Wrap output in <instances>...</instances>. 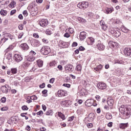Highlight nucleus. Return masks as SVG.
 <instances>
[{
    "instance_id": "09e8293b",
    "label": "nucleus",
    "mask_w": 131,
    "mask_h": 131,
    "mask_svg": "<svg viewBox=\"0 0 131 131\" xmlns=\"http://www.w3.org/2000/svg\"><path fill=\"white\" fill-rule=\"evenodd\" d=\"M6 101H7V98H6V97H2L1 99L2 103H6Z\"/></svg>"
},
{
    "instance_id": "9d476101",
    "label": "nucleus",
    "mask_w": 131,
    "mask_h": 131,
    "mask_svg": "<svg viewBox=\"0 0 131 131\" xmlns=\"http://www.w3.org/2000/svg\"><path fill=\"white\" fill-rule=\"evenodd\" d=\"M28 10L32 13V12H35L36 9H35V6L33 4H30L28 7Z\"/></svg>"
},
{
    "instance_id": "8fccbe9b",
    "label": "nucleus",
    "mask_w": 131,
    "mask_h": 131,
    "mask_svg": "<svg viewBox=\"0 0 131 131\" xmlns=\"http://www.w3.org/2000/svg\"><path fill=\"white\" fill-rule=\"evenodd\" d=\"M33 36L35 38H39V35H38V34H37V33H34L33 34Z\"/></svg>"
},
{
    "instance_id": "0eeeda50",
    "label": "nucleus",
    "mask_w": 131,
    "mask_h": 131,
    "mask_svg": "<svg viewBox=\"0 0 131 131\" xmlns=\"http://www.w3.org/2000/svg\"><path fill=\"white\" fill-rule=\"evenodd\" d=\"M13 59L17 63H19V62H21V60H23V58L22 57V56H21V55H20L19 54H17L14 55Z\"/></svg>"
},
{
    "instance_id": "a19ab883",
    "label": "nucleus",
    "mask_w": 131,
    "mask_h": 131,
    "mask_svg": "<svg viewBox=\"0 0 131 131\" xmlns=\"http://www.w3.org/2000/svg\"><path fill=\"white\" fill-rule=\"evenodd\" d=\"M77 20L79 21V22H85V19H83V18H81L80 17H77Z\"/></svg>"
},
{
    "instance_id": "f3484780",
    "label": "nucleus",
    "mask_w": 131,
    "mask_h": 131,
    "mask_svg": "<svg viewBox=\"0 0 131 131\" xmlns=\"http://www.w3.org/2000/svg\"><path fill=\"white\" fill-rule=\"evenodd\" d=\"M97 48L99 51H103L105 49V46L102 43H98L97 45Z\"/></svg>"
},
{
    "instance_id": "0e129e2a",
    "label": "nucleus",
    "mask_w": 131,
    "mask_h": 131,
    "mask_svg": "<svg viewBox=\"0 0 131 131\" xmlns=\"http://www.w3.org/2000/svg\"><path fill=\"white\" fill-rule=\"evenodd\" d=\"M50 83H53V82H55V78H52L49 80Z\"/></svg>"
},
{
    "instance_id": "f257e3e1",
    "label": "nucleus",
    "mask_w": 131,
    "mask_h": 131,
    "mask_svg": "<svg viewBox=\"0 0 131 131\" xmlns=\"http://www.w3.org/2000/svg\"><path fill=\"white\" fill-rule=\"evenodd\" d=\"M40 52L42 55H49L51 53V48L49 46H44L41 49Z\"/></svg>"
},
{
    "instance_id": "bb28decb",
    "label": "nucleus",
    "mask_w": 131,
    "mask_h": 131,
    "mask_svg": "<svg viewBox=\"0 0 131 131\" xmlns=\"http://www.w3.org/2000/svg\"><path fill=\"white\" fill-rule=\"evenodd\" d=\"M26 59L28 60L31 63V62H33V61H34V60H35V57L31 56L30 55H28Z\"/></svg>"
},
{
    "instance_id": "e2e57ef3",
    "label": "nucleus",
    "mask_w": 131,
    "mask_h": 131,
    "mask_svg": "<svg viewBox=\"0 0 131 131\" xmlns=\"http://www.w3.org/2000/svg\"><path fill=\"white\" fill-rule=\"evenodd\" d=\"M57 68L60 70V71H62V70H63V67L61 65H58Z\"/></svg>"
},
{
    "instance_id": "f704fd0d",
    "label": "nucleus",
    "mask_w": 131,
    "mask_h": 131,
    "mask_svg": "<svg viewBox=\"0 0 131 131\" xmlns=\"http://www.w3.org/2000/svg\"><path fill=\"white\" fill-rule=\"evenodd\" d=\"M66 32H70V33L72 34L74 32V29L72 28H69L68 29L66 30Z\"/></svg>"
},
{
    "instance_id": "c9c22d12",
    "label": "nucleus",
    "mask_w": 131,
    "mask_h": 131,
    "mask_svg": "<svg viewBox=\"0 0 131 131\" xmlns=\"http://www.w3.org/2000/svg\"><path fill=\"white\" fill-rule=\"evenodd\" d=\"M121 33H120L119 31H116V32L113 34L114 36L115 37H119L120 36Z\"/></svg>"
},
{
    "instance_id": "b1692460",
    "label": "nucleus",
    "mask_w": 131,
    "mask_h": 131,
    "mask_svg": "<svg viewBox=\"0 0 131 131\" xmlns=\"http://www.w3.org/2000/svg\"><path fill=\"white\" fill-rule=\"evenodd\" d=\"M113 11H114V9H113V7L110 8H107L105 9L104 13H105V14H111Z\"/></svg>"
},
{
    "instance_id": "4d7b16f0",
    "label": "nucleus",
    "mask_w": 131,
    "mask_h": 131,
    "mask_svg": "<svg viewBox=\"0 0 131 131\" xmlns=\"http://www.w3.org/2000/svg\"><path fill=\"white\" fill-rule=\"evenodd\" d=\"M56 64H57V63L55 61H52L50 63V66L52 67V66H55V65H56Z\"/></svg>"
},
{
    "instance_id": "4468645a",
    "label": "nucleus",
    "mask_w": 131,
    "mask_h": 131,
    "mask_svg": "<svg viewBox=\"0 0 131 131\" xmlns=\"http://www.w3.org/2000/svg\"><path fill=\"white\" fill-rule=\"evenodd\" d=\"M58 97H65L66 96V91L64 90H59L58 91Z\"/></svg>"
},
{
    "instance_id": "4be33fe9",
    "label": "nucleus",
    "mask_w": 131,
    "mask_h": 131,
    "mask_svg": "<svg viewBox=\"0 0 131 131\" xmlns=\"http://www.w3.org/2000/svg\"><path fill=\"white\" fill-rule=\"evenodd\" d=\"M108 46L111 47V48H114V47L118 46V43H116V42H114L113 41H110L108 42Z\"/></svg>"
},
{
    "instance_id": "f8f14e48",
    "label": "nucleus",
    "mask_w": 131,
    "mask_h": 131,
    "mask_svg": "<svg viewBox=\"0 0 131 131\" xmlns=\"http://www.w3.org/2000/svg\"><path fill=\"white\" fill-rule=\"evenodd\" d=\"M30 64H31V62L26 58L23 62L22 66L25 68L29 67Z\"/></svg>"
},
{
    "instance_id": "473e14b6",
    "label": "nucleus",
    "mask_w": 131,
    "mask_h": 131,
    "mask_svg": "<svg viewBox=\"0 0 131 131\" xmlns=\"http://www.w3.org/2000/svg\"><path fill=\"white\" fill-rule=\"evenodd\" d=\"M67 103H68V100H63L61 102L60 104L62 107H66Z\"/></svg>"
},
{
    "instance_id": "a211bd4d",
    "label": "nucleus",
    "mask_w": 131,
    "mask_h": 131,
    "mask_svg": "<svg viewBox=\"0 0 131 131\" xmlns=\"http://www.w3.org/2000/svg\"><path fill=\"white\" fill-rule=\"evenodd\" d=\"M107 103L108 106H113V104H114V100L111 97H109L107 98Z\"/></svg>"
},
{
    "instance_id": "603ef678",
    "label": "nucleus",
    "mask_w": 131,
    "mask_h": 131,
    "mask_svg": "<svg viewBox=\"0 0 131 131\" xmlns=\"http://www.w3.org/2000/svg\"><path fill=\"white\" fill-rule=\"evenodd\" d=\"M26 130L27 131H30L31 130V127H30V126L29 125H27L26 128H25Z\"/></svg>"
},
{
    "instance_id": "2f4dec72",
    "label": "nucleus",
    "mask_w": 131,
    "mask_h": 131,
    "mask_svg": "<svg viewBox=\"0 0 131 131\" xmlns=\"http://www.w3.org/2000/svg\"><path fill=\"white\" fill-rule=\"evenodd\" d=\"M33 45L34 47H38V45H39V41L36 39H35L33 41Z\"/></svg>"
},
{
    "instance_id": "680f3d73",
    "label": "nucleus",
    "mask_w": 131,
    "mask_h": 131,
    "mask_svg": "<svg viewBox=\"0 0 131 131\" xmlns=\"http://www.w3.org/2000/svg\"><path fill=\"white\" fill-rule=\"evenodd\" d=\"M24 27V25H19L18 26V29H19V30H23Z\"/></svg>"
},
{
    "instance_id": "f03ea898",
    "label": "nucleus",
    "mask_w": 131,
    "mask_h": 131,
    "mask_svg": "<svg viewBox=\"0 0 131 131\" xmlns=\"http://www.w3.org/2000/svg\"><path fill=\"white\" fill-rule=\"evenodd\" d=\"M123 53H124V56H125V57H128L129 58H130V57H131V49L128 47L125 48L123 50Z\"/></svg>"
},
{
    "instance_id": "ddd939ff",
    "label": "nucleus",
    "mask_w": 131,
    "mask_h": 131,
    "mask_svg": "<svg viewBox=\"0 0 131 131\" xmlns=\"http://www.w3.org/2000/svg\"><path fill=\"white\" fill-rule=\"evenodd\" d=\"M100 25L102 30H103L104 31L107 30V26H106V24H105V21H104V20H101L100 21Z\"/></svg>"
},
{
    "instance_id": "69168bd1",
    "label": "nucleus",
    "mask_w": 131,
    "mask_h": 131,
    "mask_svg": "<svg viewBox=\"0 0 131 131\" xmlns=\"http://www.w3.org/2000/svg\"><path fill=\"white\" fill-rule=\"evenodd\" d=\"M16 12H17V10H13L11 11L10 12V15L11 16L13 15V14H15V13H16Z\"/></svg>"
},
{
    "instance_id": "de8ad7c7",
    "label": "nucleus",
    "mask_w": 131,
    "mask_h": 131,
    "mask_svg": "<svg viewBox=\"0 0 131 131\" xmlns=\"http://www.w3.org/2000/svg\"><path fill=\"white\" fill-rule=\"evenodd\" d=\"M124 63L122 60H116L115 61V64H123Z\"/></svg>"
},
{
    "instance_id": "aec40b11",
    "label": "nucleus",
    "mask_w": 131,
    "mask_h": 131,
    "mask_svg": "<svg viewBox=\"0 0 131 131\" xmlns=\"http://www.w3.org/2000/svg\"><path fill=\"white\" fill-rule=\"evenodd\" d=\"M128 126V123H120L119 125V127L122 129H124V128H126Z\"/></svg>"
},
{
    "instance_id": "393cba45",
    "label": "nucleus",
    "mask_w": 131,
    "mask_h": 131,
    "mask_svg": "<svg viewBox=\"0 0 131 131\" xmlns=\"http://www.w3.org/2000/svg\"><path fill=\"white\" fill-rule=\"evenodd\" d=\"M93 105V103H92V99H88L86 100L85 102V105L87 106L88 107H91Z\"/></svg>"
},
{
    "instance_id": "423d86ee",
    "label": "nucleus",
    "mask_w": 131,
    "mask_h": 131,
    "mask_svg": "<svg viewBox=\"0 0 131 131\" xmlns=\"http://www.w3.org/2000/svg\"><path fill=\"white\" fill-rule=\"evenodd\" d=\"M39 24L42 27H46L49 25V21L47 19H42L40 21Z\"/></svg>"
},
{
    "instance_id": "37998d69",
    "label": "nucleus",
    "mask_w": 131,
    "mask_h": 131,
    "mask_svg": "<svg viewBox=\"0 0 131 131\" xmlns=\"http://www.w3.org/2000/svg\"><path fill=\"white\" fill-rule=\"evenodd\" d=\"M48 93V91L47 90H44L42 91V94H43V97H47L48 95L47 93Z\"/></svg>"
},
{
    "instance_id": "c756f323",
    "label": "nucleus",
    "mask_w": 131,
    "mask_h": 131,
    "mask_svg": "<svg viewBox=\"0 0 131 131\" xmlns=\"http://www.w3.org/2000/svg\"><path fill=\"white\" fill-rule=\"evenodd\" d=\"M37 63L38 66V67H42L43 65V61L42 60L39 59L37 60Z\"/></svg>"
},
{
    "instance_id": "6e6552de",
    "label": "nucleus",
    "mask_w": 131,
    "mask_h": 131,
    "mask_svg": "<svg viewBox=\"0 0 131 131\" xmlns=\"http://www.w3.org/2000/svg\"><path fill=\"white\" fill-rule=\"evenodd\" d=\"M65 69L66 71H68V72H72V71L74 70L73 66H72V64H67L65 66Z\"/></svg>"
},
{
    "instance_id": "ea45409f",
    "label": "nucleus",
    "mask_w": 131,
    "mask_h": 131,
    "mask_svg": "<svg viewBox=\"0 0 131 131\" xmlns=\"http://www.w3.org/2000/svg\"><path fill=\"white\" fill-rule=\"evenodd\" d=\"M11 71L13 74H16L18 72V70L17 68H12L11 69Z\"/></svg>"
},
{
    "instance_id": "a18cd8bd",
    "label": "nucleus",
    "mask_w": 131,
    "mask_h": 131,
    "mask_svg": "<svg viewBox=\"0 0 131 131\" xmlns=\"http://www.w3.org/2000/svg\"><path fill=\"white\" fill-rule=\"evenodd\" d=\"M116 31H117L116 30V29L112 28L111 29V31H110V32H111V33L112 34H113H113H114Z\"/></svg>"
},
{
    "instance_id": "9b49d317",
    "label": "nucleus",
    "mask_w": 131,
    "mask_h": 131,
    "mask_svg": "<svg viewBox=\"0 0 131 131\" xmlns=\"http://www.w3.org/2000/svg\"><path fill=\"white\" fill-rule=\"evenodd\" d=\"M86 42L89 46H93L94 42H95V39L93 37H89L86 40Z\"/></svg>"
},
{
    "instance_id": "6e6d98bb",
    "label": "nucleus",
    "mask_w": 131,
    "mask_h": 131,
    "mask_svg": "<svg viewBox=\"0 0 131 131\" xmlns=\"http://www.w3.org/2000/svg\"><path fill=\"white\" fill-rule=\"evenodd\" d=\"M7 37H9V38L10 39H14V36L11 35L10 34H8Z\"/></svg>"
},
{
    "instance_id": "412c9836",
    "label": "nucleus",
    "mask_w": 131,
    "mask_h": 131,
    "mask_svg": "<svg viewBox=\"0 0 131 131\" xmlns=\"http://www.w3.org/2000/svg\"><path fill=\"white\" fill-rule=\"evenodd\" d=\"M59 42H60V46L62 48H68V47H69V44L67 42H64L63 41H60Z\"/></svg>"
},
{
    "instance_id": "39448f33",
    "label": "nucleus",
    "mask_w": 131,
    "mask_h": 131,
    "mask_svg": "<svg viewBox=\"0 0 131 131\" xmlns=\"http://www.w3.org/2000/svg\"><path fill=\"white\" fill-rule=\"evenodd\" d=\"M97 88L100 90H106L107 89V84L103 82H100L97 84Z\"/></svg>"
},
{
    "instance_id": "5fc2aeb1",
    "label": "nucleus",
    "mask_w": 131,
    "mask_h": 131,
    "mask_svg": "<svg viewBox=\"0 0 131 131\" xmlns=\"http://www.w3.org/2000/svg\"><path fill=\"white\" fill-rule=\"evenodd\" d=\"M21 109L24 111H27L28 110V107L26 105H24L21 107Z\"/></svg>"
},
{
    "instance_id": "5701e85b",
    "label": "nucleus",
    "mask_w": 131,
    "mask_h": 131,
    "mask_svg": "<svg viewBox=\"0 0 131 131\" xmlns=\"http://www.w3.org/2000/svg\"><path fill=\"white\" fill-rule=\"evenodd\" d=\"M56 114L60 117L62 120H65L66 119V117H65V115L63 114L62 113L60 112H58L56 113Z\"/></svg>"
},
{
    "instance_id": "c03bdc74",
    "label": "nucleus",
    "mask_w": 131,
    "mask_h": 131,
    "mask_svg": "<svg viewBox=\"0 0 131 131\" xmlns=\"http://www.w3.org/2000/svg\"><path fill=\"white\" fill-rule=\"evenodd\" d=\"M31 80V77H26L25 78V81L26 82H29V81H30Z\"/></svg>"
},
{
    "instance_id": "1a4fd4ad",
    "label": "nucleus",
    "mask_w": 131,
    "mask_h": 131,
    "mask_svg": "<svg viewBox=\"0 0 131 131\" xmlns=\"http://www.w3.org/2000/svg\"><path fill=\"white\" fill-rule=\"evenodd\" d=\"M119 111L122 114H125L127 111V108L124 105H122L119 108Z\"/></svg>"
},
{
    "instance_id": "338daca9",
    "label": "nucleus",
    "mask_w": 131,
    "mask_h": 131,
    "mask_svg": "<svg viewBox=\"0 0 131 131\" xmlns=\"http://www.w3.org/2000/svg\"><path fill=\"white\" fill-rule=\"evenodd\" d=\"M96 100H97L98 101H101V96L99 95H96L95 97Z\"/></svg>"
},
{
    "instance_id": "cd10ccee",
    "label": "nucleus",
    "mask_w": 131,
    "mask_h": 131,
    "mask_svg": "<svg viewBox=\"0 0 131 131\" xmlns=\"http://www.w3.org/2000/svg\"><path fill=\"white\" fill-rule=\"evenodd\" d=\"M82 69V66H81V64H78L76 67L75 70L76 71H78L79 72H81V70Z\"/></svg>"
},
{
    "instance_id": "49530a36",
    "label": "nucleus",
    "mask_w": 131,
    "mask_h": 131,
    "mask_svg": "<svg viewBox=\"0 0 131 131\" xmlns=\"http://www.w3.org/2000/svg\"><path fill=\"white\" fill-rule=\"evenodd\" d=\"M31 100H33V101H35V100H37V97L35 95H33L30 97Z\"/></svg>"
},
{
    "instance_id": "7c9ffc66",
    "label": "nucleus",
    "mask_w": 131,
    "mask_h": 131,
    "mask_svg": "<svg viewBox=\"0 0 131 131\" xmlns=\"http://www.w3.org/2000/svg\"><path fill=\"white\" fill-rule=\"evenodd\" d=\"M0 14L2 16H7V14H8V11H7V10L2 9L0 11Z\"/></svg>"
},
{
    "instance_id": "a878e982",
    "label": "nucleus",
    "mask_w": 131,
    "mask_h": 131,
    "mask_svg": "<svg viewBox=\"0 0 131 131\" xmlns=\"http://www.w3.org/2000/svg\"><path fill=\"white\" fill-rule=\"evenodd\" d=\"M121 31L122 32H124V33H127L128 31H129V30L127 29V28L125 27L124 26H122L121 27Z\"/></svg>"
},
{
    "instance_id": "774afa93",
    "label": "nucleus",
    "mask_w": 131,
    "mask_h": 131,
    "mask_svg": "<svg viewBox=\"0 0 131 131\" xmlns=\"http://www.w3.org/2000/svg\"><path fill=\"white\" fill-rule=\"evenodd\" d=\"M63 86H66V88H70L71 85H70V84L64 83L63 84Z\"/></svg>"
},
{
    "instance_id": "3c124183",
    "label": "nucleus",
    "mask_w": 131,
    "mask_h": 131,
    "mask_svg": "<svg viewBox=\"0 0 131 131\" xmlns=\"http://www.w3.org/2000/svg\"><path fill=\"white\" fill-rule=\"evenodd\" d=\"M23 14L25 17H27L28 16V13L27 12V10H25L23 11Z\"/></svg>"
},
{
    "instance_id": "79ce46f5",
    "label": "nucleus",
    "mask_w": 131,
    "mask_h": 131,
    "mask_svg": "<svg viewBox=\"0 0 131 131\" xmlns=\"http://www.w3.org/2000/svg\"><path fill=\"white\" fill-rule=\"evenodd\" d=\"M118 83V81L117 80L115 79L114 80L112 81V83L114 86H116L117 85V83Z\"/></svg>"
},
{
    "instance_id": "20e7f679",
    "label": "nucleus",
    "mask_w": 131,
    "mask_h": 131,
    "mask_svg": "<svg viewBox=\"0 0 131 131\" xmlns=\"http://www.w3.org/2000/svg\"><path fill=\"white\" fill-rule=\"evenodd\" d=\"M1 91L4 94H8V92L11 91V86H9L8 84H6L5 86L1 87Z\"/></svg>"
},
{
    "instance_id": "58836bf2",
    "label": "nucleus",
    "mask_w": 131,
    "mask_h": 131,
    "mask_svg": "<svg viewBox=\"0 0 131 131\" xmlns=\"http://www.w3.org/2000/svg\"><path fill=\"white\" fill-rule=\"evenodd\" d=\"M35 55H36V53L33 51H31L29 53V56H31V57H35Z\"/></svg>"
},
{
    "instance_id": "c85d7f7f",
    "label": "nucleus",
    "mask_w": 131,
    "mask_h": 131,
    "mask_svg": "<svg viewBox=\"0 0 131 131\" xmlns=\"http://www.w3.org/2000/svg\"><path fill=\"white\" fill-rule=\"evenodd\" d=\"M103 69V65L99 64L97 66L96 68H94V70H96L97 72L101 71V70Z\"/></svg>"
},
{
    "instance_id": "dca6fc26",
    "label": "nucleus",
    "mask_w": 131,
    "mask_h": 131,
    "mask_svg": "<svg viewBox=\"0 0 131 131\" xmlns=\"http://www.w3.org/2000/svg\"><path fill=\"white\" fill-rule=\"evenodd\" d=\"M20 47L22 50H24L25 51H27L29 49V46L26 43H21Z\"/></svg>"
},
{
    "instance_id": "864d4df0",
    "label": "nucleus",
    "mask_w": 131,
    "mask_h": 131,
    "mask_svg": "<svg viewBox=\"0 0 131 131\" xmlns=\"http://www.w3.org/2000/svg\"><path fill=\"white\" fill-rule=\"evenodd\" d=\"M9 108H8V107L5 106V107H2L1 108V111H7Z\"/></svg>"
},
{
    "instance_id": "bf43d9fd",
    "label": "nucleus",
    "mask_w": 131,
    "mask_h": 131,
    "mask_svg": "<svg viewBox=\"0 0 131 131\" xmlns=\"http://www.w3.org/2000/svg\"><path fill=\"white\" fill-rule=\"evenodd\" d=\"M64 37H67V38H68L69 37H70V34H69L68 33H66L64 34Z\"/></svg>"
},
{
    "instance_id": "13d9d810",
    "label": "nucleus",
    "mask_w": 131,
    "mask_h": 131,
    "mask_svg": "<svg viewBox=\"0 0 131 131\" xmlns=\"http://www.w3.org/2000/svg\"><path fill=\"white\" fill-rule=\"evenodd\" d=\"M24 35V33L23 32L19 33L18 36V38L19 39L22 38V36H23Z\"/></svg>"
},
{
    "instance_id": "7ed1b4c3",
    "label": "nucleus",
    "mask_w": 131,
    "mask_h": 131,
    "mask_svg": "<svg viewBox=\"0 0 131 131\" xmlns=\"http://www.w3.org/2000/svg\"><path fill=\"white\" fill-rule=\"evenodd\" d=\"M77 7L79 9H84L89 7V3L86 2H80L77 4Z\"/></svg>"
},
{
    "instance_id": "052dcab7",
    "label": "nucleus",
    "mask_w": 131,
    "mask_h": 131,
    "mask_svg": "<svg viewBox=\"0 0 131 131\" xmlns=\"http://www.w3.org/2000/svg\"><path fill=\"white\" fill-rule=\"evenodd\" d=\"M42 114H43V112H42V111H40L37 113V115H39L40 116H41Z\"/></svg>"
},
{
    "instance_id": "2eb2a0df",
    "label": "nucleus",
    "mask_w": 131,
    "mask_h": 131,
    "mask_svg": "<svg viewBox=\"0 0 131 131\" xmlns=\"http://www.w3.org/2000/svg\"><path fill=\"white\" fill-rule=\"evenodd\" d=\"M86 36V33L84 31L81 32L80 33V35H79V38L80 40H83V39H85Z\"/></svg>"
},
{
    "instance_id": "72a5a7b5",
    "label": "nucleus",
    "mask_w": 131,
    "mask_h": 131,
    "mask_svg": "<svg viewBox=\"0 0 131 131\" xmlns=\"http://www.w3.org/2000/svg\"><path fill=\"white\" fill-rule=\"evenodd\" d=\"M53 114H54V112H53V111L51 110H48L46 113V115H48V116H52V115H53Z\"/></svg>"
},
{
    "instance_id": "6ab92c4d",
    "label": "nucleus",
    "mask_w": 131,
    "mask_h": 131,
    "mask_svg": "<svg viewBox=\"0 0 131 131\" xmlns=\"http://www.w3.org/2000/svg\"><path fill=\"white\" fill-rule=\"evenodd\" d=\"M89 121L90 122H92V121H93L95 118V114L92 113H90L89 115H88V117Z\"/></svg>"
},
{
    "instance_id": "4c0bfd02",
    "label": "nucleus",
    "mask_w": 131,
    "mask_h": 131,
    "mask_svg": "<svg viewBox=\"0 0 131 131\" xmlns=\"http://www.w3.org/2000/svg\"><path fill=\"white\" fill-rule=\"evenodd\" d=\"M16 5V3L15 1H12L10 3L9 5V8H15V6Z\"/></svg>"
},
{
    "instance_id": "e433bc0d",
    "label": "nucleus",
    "mask_w": 131,
    "mask_h": 131,
    "mask_svg": "<svg viewBox=\"0 0 131 131\" xmlns=\"http://www.w3.org/2000/svg\"><path fill=\"white\" fill-rule=\"evenodd\" d=\"M105 117L107 120H110V119H112V115H111V114L107 113L106 114Z\"/></svg>"
}]
</instances>
